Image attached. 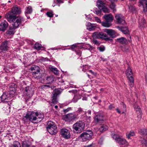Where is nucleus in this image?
I'll return each instance as SVG.
<instances>
[{"label":"nucleus","mask_w":147,"mask_h":147,"mask_svg":"<svg viewBox=\"0 0 147 147\" xmlns=\"http://www.w3.org/2000/svg\"><path fill=\"white\" fill-rule=\"evenodd\" d=\"M85 127L84 123L82 121H79L74 124L72 126L74 133H80L83 131Z\"/></svg>","instance_id":"nucleus-1"},{"label":"nucleus","mask_w":147,"mask_h":147,"mask_svg":"<svg viewBox=\"0 0 147 147\" xmlns=\"http://www.w3.org/2000/svg\"><path fill=\"white\" fill-rule=\"evenodd\" d=\"M48 132L51 135H55L57 132V128L56 125L53 122H49L47 127Z\"/></svg>","instance_id":"nucleus-2"},{"label":"nucleus","mask_w":147,"mask_h":147,"mask_svg":"<svg viewBox=\"0 0 147 147\" xmlns=\"http://www.w3.org/2000/svg\"><path fill=\"white\" fill-rule=\"evenodd\" d=\"M93 134L91 130H87L82 133L79 136L81 138L82 141L85 142L91 139Z\"/></svg>","instance_id":"nucleus-3"},{"label":"nucleus","mask_w":147,"mask_h":147,"mask_svg":"<svg viewBox=\"0 0 147 147\" xmlns=\"http://www.w3.org/2000/svg\"><path fill=\"white\" fill-rule=\"evenodd\" d=\"M32 92V88L28 86L25 88L23 95L24 97L26 102H27L30 98V95Z\"/></svg>","instance_id":"nucleus-4"},{"label":"nucleus","mask_w":147,"mask_h":147,"mask_svg":"<svg viewBox=\"0 0 147 147\" xmlns=\"http://www.w3.org/2000/svg\"><path fill=\"white\" fill-rule=\"evenodd\" d=\"M14 19L11 23L12 26L15 28H18L22 22L24 21V18L20 16H16Z\"/></svg>","instance_id":"nucleus-5"},{"label":"nucleus","mask_w":147,"mask_h":147,"mask_svg":"<svg viewBox=\"0 0 147 147\" xmlns=\"http://www.w3.org/2000/svg\"><path fill=\"white\" fill-rule=\"evenodd\" d=\"M62 92L61 89L57 88L55 89L53 92L52 99V103L51 105H53L54 104H56L57 102V96L60 94Z\"/></svg>","instance_id":"nucleus-6"},{"label":"nucleus","mask_w":147,"mask_h":147,"mask_svg":"<svg viewBox=\"0 0 147 147\" xmlns=\"http://www.w3.org/2000/svg\"><path fill=\"white\" fill-rule=\"evenodd\" d=\"M77 115L73 113H70L63 117L62 119L63 120L70 122L73 120L77 119L79 118Z\"/></svg>","instance_id":"nucleus-7"},{"label":"nucleus","mask_w":147,"mask_h":147,"mask_svg":"<svg viewBox=\"0 0 147 147\" xmlns=\"http://www.w3.org/2000/svg\"><path fill=\"white\" fill-rule=\"evenodd\" d=\"M107 36L105 33L102 32H95L92 35V36L94 38L101 39L105 40L108 39Z\"/></svg>","instance_id":"nucleus-8"},{"label":"nucleus","mask_w":147,"mask_h":147,"mask_svg":"<svg viewBox=\"0 0 147 147\" xmlns=\"http://www.w3.org/2000/svg\"><path fill=\"white\" fill-rule=\"evenodd\" d=\"M32 113L35 114V115L33 116L34 121V123H37L38 122L41 121L44 118V115L42 113L38 112H32Z\"/></svg>","instance_id":"nucleus-9"},{"label":"nucleus","mask_w":147,"mask_h":147,"mask_svg":"<svg viewBox=\"0 0 147 147\" xmlns=\"http://www.w3.org/2000/svg\"><path fill=\"white\" fill-rule=\"evenodd\" d=\"M34 114H35L32 113V112L27 113L25 116L23 117V121L25 123L30 121L34 123V121L33 116L35 115Z\"/></svg>","instance_id":"nucleus-10"},{"label":"nucleus","mask_w":147,"mask_h":147,"mask_svg":"<svg viewBox=\"0 0 147 147\" xmlns=\"http://www.w3.org/2000/svg\"><path fill=\"white\" fill-rule=\"evenodd\" d=\"M60 134L63 137L66 139H68L70 137V131L65 128H63L61 129Z\"/></svg>","instance_id":"nucleus-11"},{"label":"nucleus","mask_w":147,"mask_h":147,"mask_svg":"<svg viewBox=\"0 0 147 147\" xmlns=\"http://www.w3.org/2000/svg\"><path fill=\"white\" fill-rule=\"evenodd\" d=\"M16 16L9 11L6 14L5 17L7 21L10 23H12Z\"/></svg>","instance_id":"nucleus-12"},{"label":"nucleus","mask_w":147,"mask_h":147,"mask_svg":"<svg viewBox=\"0 0 147 147\" xmlns=\"http://www.w3.org/2000/svg\"><path fill=\"white\" fill-rule=\"evenodd\" d=\"M117 24H123L125 22L124 18L121 14H117L115 16Z\"/></svg>","instance_id":"nucleus-13"},{"label":"nucleus","mask_w":147,"mask_h":147,"mask_svg":"<svg viewBox=\"0 0 147 147\" xmlns=\"http://www.w3.org/2000/svg\"><path fill=\"white\" fill-rule=\"evenodd\" d=\"M10 11L16 16L20 14L21 12L20 8L16 5L13 6Z\"/></svg>","instance_id":"nucleus-14"},{"label":"nucleus","mask_w":147,"mask_h":147,"mask_svg":"<svg viewBox=\"0 0 147 147\" xmlns=\"http://www.w3.org/2000/svg\"><path fill=\"white\" fill-rule=\"evenodd\" d=\"M1 98L2 101L4 102H8L10 99V95L8 93H3Z\"/></svg>","instance_id":"nucleus-15"},{"label":"nucleus","mask_w":147,"mask_h":147,"mask_svg":"<svg viewBox=\"0 0 147 147\" xmlns=\"http://www.w3.org/2000/svg\"><path fill=\"white\" fill-rule=\"evenodd\" d=\"M9 41L5 40L1 44L0 49L2 51H7L9 48L8 43Z\"/></svg>","instance_id":"nucleus-16"},{"label":"nucleus","mask_w":147,"mask_h":147,"mask_svg":"<svg viewBox=\"0 0 147 147\" xmlns=\"http://www.w3.org/2000/svg\"><path fill=\"white\" fill-rule=\"evenodd\" d=\"M8 24L5 20L2 21L0 24V31L4 32L6 29Z\"/></svg>","instance_id":"nucleus-17"},{"label":"nucleus","mask_w":147,"mask_h":147,"mask_svg":"<svg viewBox=\"0 0 147 147\" xmlns=\"http://www.w3.org/2000/svg\"><path fill=\"white\" fill-rule=\"evenodd\" d=\"M134 108L136 109V113L137 114V117L140 120L142 118V112L140 107L139 106L136 105H135L134 106Z\"/></svg>","instance_id":"nucleus-18"},{"label":"nucleus","mask_w":147,"mask_h":147,"mask_svg":"<svg viewBox=\"0 0 147 147\" xmlns=\"http://www.w3.org/2000/svg\"><path fill=\"white\" fill-rule=\"evenodd\" d=\"M104 31L112 38H114L115 37V32L112 29H104Z\"/></svg>","instance_id":"nucleus-19"},{"label":"nucleus","mask_w":147,"mask_h":147,"mask_svg":"<svg viewBox=\"0 0 147 147\" xmlns=\"http://www.w3.org/2000/svg\"><path fill=\"white\" fill-rule=\"evenodd\" d=\"M117 142L120 145H122L123 147L126 146L128 145V142L124 138H120Z\"/></svg>","instance_id":"nucleus-20"},{"label":"nucleus","mask_w":147,"mask_h":147,"mask_svg":"<svg viewBox=\"0 0 147 147\" xmlns=\"http://www.w3.org/2000/svg\"><path fill=\"white\" fill-rule=\"evenodd\" d=\"M94 122L97 123H100L101 122L103 121V116L100 115H98L95 116L94 118Z\"/></svg>","instance_id":"nucleus-21"},{"label":"nucleus","mask_w":147,"mask_h":147,"mask_svg":"<svg viewBox=\"0 0 147 147\" xmlns=\"http://www.w3.org/2000/svg\"><path fill=\"white\" fill-rule=\"evenodd\" d=\"M87 29L90 31L94 30L96 28V25L95 24H92L90 23H88L86 25Z\"/></svg>","instance_id":"nucleus-22"},{"label":"nucleus","mask_w":147,"mask_h":147,"mask_svg":"<svg viewBox=\"0 0 147 147\" xmlns=\"http://www.w3.org/2000/svg\"><path fill=\"white\" fill-rule=\"evenodd\" d=\"M32 9L31 6H29L26 7L24 13L25 15L28 19L30 18V17L28 16V14H31L32 13Z\"/></svg>","instance_id":"nucleus-23"},{"label":"nucleus","mask_w":147,"mask_h":147,"mask_svg":"<svg viewBox=\"0 0 147 147\" xmlns=\"http://www.w3.org/2000/svg\"><path fill=\"white\" fill-rule=\"evenodd\" d=\"M140 3L143 6V11H147V0H140Z\"/></svg>","instance_id":"nucleus-24"},{"label":"nucleus","mask_w":147,"mask_h":147,"mask_svg":"<svg viewBox=\"0 0 147 147\" xmlns=\"http://www.w3.org/2000/svg\"><path fill=\"white\" fill-rule=\"evenodd\" d=\"M104 17L106 21L111 22L113 21V16L111 14H105L104 16Z\"/></svg>","instance_id":"nucleus-25"},{"label":"nucleus","mask_w":147,"mask_h":147,"mask_svg":"<svg viewBox=\"0 0 147 147\" xmlns=\"http://www.w3.org/2000/svg\"><path fill=\"white\" fill-rule=\"evenodd\" d=\"M17 28H15L14 27L10 26L9 27V29L7 32V34L9 35H11L14 34L15 33V30Z\"/></svg>","instance_id":"nucleus-26"},{"label":"nucleus","mask_w":147,"mask_h":147,"mask_svg":"<svg viewBox=\"0 0 147 147\" xmlns=\"http://www.w3.org/2000/svg\"><path fill=\"white\" fill-rule=\"evenodd\" d=\"M117 28L122 31L125 34H129V31L128 28L125 27H121L119 26H117Z\"/></svg>","instance_id":"nucleus-27"},{"label":"nucleus","mask_w":147,"mask_h":147,"mask_svg":"<svg viewBox=\"0 0 147 147\" xmlns=\"http://www.w3.org/2000/svg\"><path fill=\"white\" fill-rule=\"evenodd\" d=\"M127 78L129 80L128 83L129 86L131 87H133L134 85V79L133 76L127 77Z\"/></svg>","instance_id":"nucleus-28"},{"label":"nucleus","mask_w":147,"mask_h":147,"mask_svg":"<svg viewBox=\"0 0 147 147\" xmlns=\"http://www.w3.org/2000/svg\"><path fill=\"white\" fill-rule=\"evenodd\" d=\"M80 118L83 121L85 122H87L88 123H90L91 121V119L90 117H87L86 115L85 116H82Z\"/></svg>","instance_id":"nucleus-29"},{"label":"nucleus","mask_w":147,"mask_h":147,"mask_svg":"<svg viewBox=\"0 0 147 147\" xmlns=\"http://www.w3.org/2000/svg\"><path fill=\"white\" fill-rule=\"evenodd\" d=\"M75 115H77V117L78 115L84 113L85 115L86 114V112H85L82 109L81 107H79L78 108V109L76 111V112L74 113Z\"/></svg>","instance_id":"nucleus-30"},{"label":"nucleus","mask_w":147,"mask_h":147,"mask_svg":"<svg viewBox=\"0 0 147 147\" xmlns=\"http://www.w3.org/2000/svg\"><path fill=\"white\" fill-rule=\"evenodd\" d=\"M96 3L97 6L98 7L99 9H102L105 5V4L103 1L101 0H98Z\"/></svg>","instance_id":"nucleus-31"},{"label":"nucleus","mask_w":147,"mask_h":147,"mask_svg":"<svg viewBox=\"0 0 147 147\" xmlns=\"http://www.w3.org/2000/svg\"><path fill=\"white\" fill-rule=\"evenodd\" d=\"M140 134L144 136V138H147V129H141L139 131Z\"/></svg>","instance_id":"nucleus-32"},{"label":"nucleus","mask_w":147,"mask_h":147,"mask_svg":"<svg viewBox=\"0 0 147 147\" xmlns=\"http://www.w3.org/2000/svg\"><path fill=\"white\" fill-rule=\"evenodd\" d=\"M117 41L122 44H125L127 41V39L125 38L121 37L117 39Z\"/></svg>","instance_id":"nucleus-33"},{"label":"nucleus","mask_w":147,"mask_h":147,"mask_svg":"<svg viewBox=\"0 0 147 147\" xmlns=\"http://www.w3.org/2000/svg\"><path fill=\"white\" fill-rule=\"evenodd\" d=\"M108 129V126L105 125L103 124L100 126L99 128V130L100 131L103 132L106 131Z\"/></svg>","instance_id":"nucleus-34"},{"label":"nucleus","mask_w":147,"mask_h":147,"mask_svg":"<svg viewBox=\"0 0 147 147\" xmlns=\"http://www.w3.org/2000/svg\"><path fill=\"white\" fill-rule=\"evenodd\" d=\"M126 73L127 77L130 76H133V73L132 70L129 67H128L127 68Z\"/></svg>","instance_id":"nucleus-35"},{"label":"nucleus","mask_w":147,"mask_h":147,"mask_svg":"<svg viewBox=\"0 0 147 147\" xmlns=\"http://www.w3.org/2000/svg\"><path fill=\"white\" fill-rule=\"evenodd\" d=\"M102 25L103 26L106 27H109L112 25L111 22L107 21L102 22Z\"/></svg>","instance_id":"nucleus-36"},{"label":"nucleus","mask_w":147,"mask_h":147,"mask_svg":"<svg viewBox=\"0 0 147 147\" xmlns=\"http://www.w3.org/2000/svg\"><path fill=\"white\" fill-rule=\"evenodd\" d=\"M40 71H33L32 72V74L33 76L35 78H37V79H38L39 78V76L40 74Z\"/></svg>","instance_id":"nucleus-37"},{"label":"nucleus","mask_w":147,"mask_h":147,"mask_svg":"<svg viewBox=\"0 0 147 147\" xmlns=\"http://www.w3.org/2000/svg\"><path fill=\"white\" fill-rule=\"evenodd\" d=\"M30 69L32 71H40L39 67L38 66L34 65H32V66Z\"/></svg>","instance_id":"nucleus-38"},{"label":"nucleus","mask_w":147,"mask_h":147,"mask_svg":"<svg viewBox=\"0 0 147 147\" xmlns=\"http://www.w3.org/2000/svg\"><path fill=\"white\" fill-rule=\"evenodd\" d=\"M20 143L18 141L13 142V144L9 146V147H20Z\"/></svg>","instance_id":"nucleus-39"},{"label":"nucleus","mask_w":147,"mask_h":147,"mask_svg":"<svg viewBox=\"0 0 147 147\" xmlns=\"http://www.w3.org/2000/svg\"><path fill=\"white\" fill-rule=\"evenodd\" d=\"M112 137L117 142L119 139L120 138L119 136L117 134L114 133L112 134Z\"/></svg>","instance_id":"nucleus-40"},{"label":"nucleus","mask_w":147,"mask_h":147,"mask_svg":"<svg viewBox=\"0 0 147 147\" xmlns=\"http://www.w3.org/2000/svg\"><path fill=\"white\" fill-rule=\"evenodd\" d=\"M50 69L55 74L57 75L59 74V71L57 68L53 66L51 67L50 68Z\"/></svg>","instance_id":"nucleus-41"},{"label":"nucleus","mask_w":147,"mask_h":147,"mask_svg":"<svg viewBox=\"0 0 147 147\" xmlns=\"http://www.w3.org/2000/svg\"><path fill=\"white\" fill-rule=\"evenodd\" d=\"M80 98V95H76L74 96L73 99L72 100V102H76Z\"/></svg>","instance_id":"nucleus-42"},{"label":"nucleus","mask_w":147,"mask_h":147,"mask_svg":"<svg viewBox=\"0 0 147 147\" xmlns=\"http://www.w3.org/2000/svg\"><path fill=\"white\" fill-rule=\"evenodd\" d=\"M128 7L129 11L133 13L136 11V8L133 5H129L128 6Z\"/></svg>","instance_id":"nucleus-43"},{"label":"nucleus","mask_w":147,"mask_h":147,"mask_svg":"<svg viewBox=\"0 0 147 147\" xmlns=\"http://www.w3.org/2000/svg\"><path fill=\"white\" fill-rule=\"evenodd\" d=\"M35 49L37 50H40L42 47V45L36 42L34 45Z\"/></svg>","instance_id":"nucleus-44"},{"label":"nucleus","mask_w":147,"mask_h":147,"mask_svg":"<svg viewBox=\"0 0 147 147\" xmlns=\"http://www.w3.org/2000/svg\"><path fill=\"white\" fill-rule=\"evenodd\" d=\"M116 5L115 3L113 2H112V3L110 5V8L112 9L113 11H115L116 10L115 8Z\"/></svg>","instance_id":"nucleus-45"},{"label":"nucleus","mask_w":147,"mask_h":147,"mask_svg":"<svg viewBox=\"0 0 147 147\" xmlns=\"http://www.w3.org/2000/svg\"><path fill=\"white\" fill-rule=\"evenodd\" d=\"M141 143L142 146L144 147H147V141L144 138L143 140H141Z\"/></svg>","instance_id":"nucleus-46"},{"label":"nucleus","mask_w":147,"mask_h":147,"mask_svg":"<svg viewBox=\"0 0 147 147\" xmlns=\"http://www.w3.org/2000/svg\"><path fill=\"white\" fill-rule=\"evenodd\" d=\"M103 12L105 13H108L110 12L109 9L105 5L101 9Z\"/></svg>","instance_id":"nucleus-47"},{"label":"nucleus","mask_w":147,"mask_h":147,"mask_svg":"<svg viewBox=\"0 0 147 147\" xmlns=\"http://www.w3.org/2000/svg\"><path fill=\"white\" fill-rule=\"evenodd\" d=\"M81 67L82 68V71L85 72L87 71V70H88V69L89 68L88 66L87 65H83L82 66H81Z\"/></svg>","instance_id":"nucleus-48"},{"label":"nucleus","mask_w":147,"mask_h":147,"mask_svg":"<svg viewBox=\"0 0 147 147\" xmlns=\"http://www.w3.org/2000/svg\"><path fill=\"white\" fill-rule=\"evenodd\" d=\"M105 47L103 45L100 46V47H97V49L99 50L100 52H103L105 50Z\"/></svg>","instance_id":"nucleus-49"},{"label":"nucleus","mask_w":147,"mask_h":147,"mask_svg":"<svg viewBox=\"0 0 147 147\" xmlns=\"http://www.w3.org/2000/svg\"><path fill=\"white\" fill-rule=\"evenodd\" d=\"M46 15L48 17L50 18L53 17V12L52 11L47 12Z\"/></svg>","instance_id":"nucleus-50"},{"label":"nucleus","mask_w":147,"mask_h":147,"mask_svg":"<svg viewBox=\"0 0 147 147\" xmlns=\"http://www.w3.org/2000/svg\"><path fill=\"white\" fill-rule=\"evenodd\" d=\"M22 147H30V145L27 143L26 141L22 142Z\"/></svg>","instance_id":"nucleus-51"},{"label":"nucleus","mask_w":147,"mask_h":147,"mask_svg":"<svg viewBox=\"0 0 147 147\" xmlns=\"http://www.w3.org/2000/svg\"><path fill=\"white\" fill-rule=\"evenodd\" d=\"M54 2L58 4V3H63V0H54Z\"/></svg>","instance_id":"nucleus-52"},{"label":"nucleus","mask_w":147,"mask_h":147,"mask_svg":"<svg viewBox=\"0 0 147 147\" xmlns=\"http://www.w3.org/2000/svg\"><path fill=\"white\" fill-rule=\"evenodd\" d=\"M71 110V107H69L67 109H64L63 111L64 113H67Z\"/></svg>","instance_id":"nucleus-53"},{"label":"nucleus","mask_w":147,"mask_h":147,"mask_svg":"<svg viewBox=\"0 0 147 147\" xmlns=\"http://www.w3.org/2000/svg\"><path fill=\"white\" fill-rule=\"evenodd\" d=\"M84 147H96V146L94 144L92 143L90 144L85 146Z\"/></svg>","instance_id":"nucleus-54"},{"label":"nucleus","mask_w":147,"mask_h":147,"mask_svg":"<svg viewBox=\"0 0 147 147\" xmlns=\"http://www.w3.org/2000/svg\"><path fill=\"white\" fill-rule=\"evenodd\" d=\"M47 80L48 81L50 80L49 82V83H51L53 81V79L52 78L51 79V78L50 77H47Z\"/></svg>","instance_id":"nucleus-55"},{"label":"nucleus","mask_w":147,"mask_h":147,"mask_svg":"<svg viewBox=\"0 0 147 147\" xmlns=\"http://www.w3.org/2000/svg\"><path fill=\"white\" fill-rule=\"evenodd\" d=\"M94 13L98 15H100L101 13V12L100 10H96Z\"/></svg>","instance_id":"nucleus-56"},{"label":"nucleus","mask_w":147,"mask_h":147,"mask_svg":"<svg viewBox=\"0 0 147 147\" xmlns=\"http://www.w3.org/2000/svg\"><path fill=\"white\" fill-rule=\"evenodd\" d=\"M92 42L93 43L95 44H98L99 43L98 41L97 40L95 39H94L93 40Z\"/></svg>","instance_id":"nucleus-57"},{"label":"nucleus","mask_w":147,"mask_h":147,"mask_svg":"<svg viewBox=\"0 0 147 147\" xmlns=\"http://www.w3.org/2000/svg\"><path fill=\"white\" fill-rule=\"evenodd\" d=\"M109 109L110 110L113 109L115 108L114 106L113 105H110L109 107Z\"/></svg>","instance_id":"nucleus-58"},{"label":"nucleus","mask_w":147,"mask_h":147,"mask_svg":"<svg viewBox=\"0 0 147 147\" xmlns=\"http://www.w3.org/2000/svg\"><path fill=\"white\" fill-rule=\"evenodd\" d=\"M126 136H127V138H128V139L130 138V137L131 136L129 132V133H127L126 134Z\"/></svg>","instance_id":"nucleus-59"},{"label":"nucleus","mask_w":147,"mask_h":147,"mask_svg":"<svg viewBox=\"0 0 147 147\" xmlns=\"http://www.w3.org/2000/svg\"><path fill=\"white\" fill-rule=\"evenodd\" d=\"M88 49L90 51H91L92 49V47L91 46L88 45Z\"/></svg>","instance_id":"nucleus-60"},{"label":"nucleus","mask_w":147,"mask_h":147,"mask_svg":"<svg viewBox=\"0 0 147 147\" xmlns=\"http://www.w3.org/2000/svg\"><path fill=\"white\" fill-rule=\"evenodd\" d=\"M76 54L79 56H80L81 55L82 52L81 51H76Z\"/></svg>","instance_id":"nucleus-61"},{"label":"nucleus","mask_w":147,"mask_h":147,"mask_svg":"<svg viewBox=\"0 0 147 147\" xmlns=\"http://www.w3.org/2000/svg\"><path fill=\"white\" fill-rule=\"evenodd\" d=\"M96 21L98 23H101V21L100 20V19L98 18H96Z\"/></svg>","instance_id":"nucleus-62"},{"label":"nucleus","mask_w":147,"mask_h":147,"mask_svg":"<svg viewBox=\"0 0 147 147\" xmlns=\"http://www.w3.org/2000/svg\"><path fill=\"white\" fill-rule=\"evenodd\" d=\"M121 105H123V107L124 108V109H126V105L123 102H121Z\"/></svg>","instance_id":"nucleus-63"},{"label":"nucleus","mask_w":147,"mask_h":147,"mask_svg":"<svg viewBox=\"0 0 147 147\" xmlns=\"http://www.w3.org/2000/svg\"><path fill=\"white\" fill-rule=\"evenodd\" d=\"M129 133L131 136H132L135 135V133L133 131H130Z\"/></svg>","instance_id":"nucleus-64"}]
</instances>
